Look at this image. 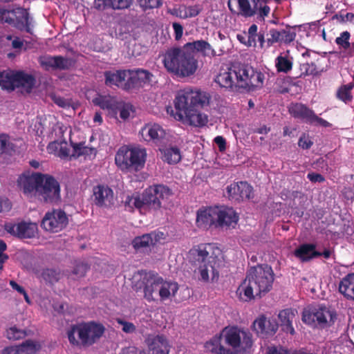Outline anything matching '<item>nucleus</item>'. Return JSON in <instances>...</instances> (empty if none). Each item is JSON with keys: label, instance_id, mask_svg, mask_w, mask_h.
<instances>
[{"label": "nucleus", "instance_id": "nucleus-26", "mask_svg": "<svg viewBox=\"0 0 354 354\" xmlns=\"http://www.w3.org/2000/svg\"><path fill=\"white\" fill-rule=\"evenodd\" d=\"M253 326L257 333L261 334L263 337L274 335L279 328V324L275 319H267L265 316L257 319Z\"/></svg>", "mask_w": 354, "mask_h": 354}, {"label": "nucleus", "instance_id": "nucleus-44", "mask_svg": "<svg viewBox=\"0 0 354 354\" xmlns=\"http://www.w3.org/2000/svg\"><path fill=\"white\" fill-rule=\"evenodd\" d=\"M75 62L71 58L64 57L61 55L56 56L55 70L65 71L73 67Z\"/></svg>", "mask_w": 354, "mask_h": 354}, {"label": "nucleus", "instance_id": "nucleus-59", "mask_svg": "<svg viewBox=\"0 0 354 354\" xmlns=\"http://www.w3.org/2000/svg\"><path fill=\"white\" fill-rule=\"evenodd\" d=\"M152 239V245H154L157 243L160 242V240L165 239V235L162 232H151V233H148Z\"/></svg>", "mask_w": 354, "mask_h": 354}, {"label": "nucleus", "instance_id": "nucleus-36", "mask_svg": "<svg viewBox=\"0 0 354 354\" xmlns=\"http://www.w3.org/2000/svg\"><path fill=\"white\" fill-rule=\"evenodd\" d=\"M93 102L101 109L107 110L109 113L113 115H117V109L119 107V102L115 99L111 97L100 96L95 98Z\"/></svg>", "mask_w": 354, "mask_h": 354}, {"label": "nucleus", "instance_id": "nucleus-10", "mask_svg": "<svg viewBox=\"0 0 354 354\" xmlns=\"http://www.w3.org/2000/svg\"><path fill=\"white\" fill-rule=\"evenodd\" d=\"M269 0H236L239 10V15L244 17H251L257 15V18L263 20L268 15L270 11V7L267 5ZM227 6L229 10L234 12L232 6V0H228Z\"/></svg>", "mask_w": 354, "mask_h": 354}, {"label": "nucleus", "instance_id": "nucleus-6", "mask_svg": "<svg viewBox=\"0 0 354 354\" xmlns=\"http://www.w3.org/2000/svg\"><path fill=\"white\" fill-rule=\"evenodd\" d=\"M104 326L95 321L82 322L73 324L67 330L70 344L74 346H90L103 336Z\"/></svg>", "mask_w": 354, "mask_h": 354}, {"label": "nucleus", "instance_id": "nucleus-46", "mask_svg": "<svg viewBox=\"0 0 354 354\" xmlns=\"http://www.w3.org/2000/svg\"><path fill=\"white\" fill-rule=\"evenodd\" d=\"M141 10L146 12L149 10L158 8L162 6V0H136Z\"/></svg>", "mask_w": 354, "mask_h": 354}, {"label": "nucleus", "instance_id": "nucleus-19", "mask_svg": "<svg viewBox=\"0 0 354 354\" xmlns=\"http://www.w3.org/2000/svg\"><path fill=\"white\" fill-rule=\"evenodd\" d=\"M239 219V214L232 207H216V227L234 228Z\"/></svg>", "mask_w": 354, "mask_h": 354}, {"label": "nucleus", "instance_id": "nucleus-61", "mask_svg": "<svg viewBox=\"0 0 354 354\" xmlns=\"http://www.w3.org/2000/svg\"><path fill=\"white\" fill-rule=\"evenodd\" d=\"M172 26L174 30L175 39L176 40H179L183 36V27L181 24L176 22L173 23Z\"/></svg>", "mask_w": 354, "mask_h": 354}, {"label": "nucleus", "instance_id": "nucleus-28", "mask_svg": "<svg viewBox=\"0 0 354 354\" xmlns=\"http://www.w3.org/2000/svg\"><path fill=\"white\" fill-rule=\"evenodd\" d=\"M187 51L194 53H201L203 56H214L215 50L212 46L205 40H197L193 42L185 44L183 47Z\"/></svg>", "mask_w": 354, "mask_h": 354}, {"label": "nucleus", "instance_id": "nucleus-17", "mask_svg": "<svg viewBox=\"0 0 354 354\" xmlns=\"http://www.w3.org/2000/svg\"><path fill=\"white\" fill-rule=\"evenodd\" d=\"M270 37L266 39V48L272 46L274 43L289 44L296 37V27L286 26L285 28L277 30L271 28L269 30Z\"/></svg>", "mask_w": 354, "mask_h": 354}, {"label": "nucleus", "instance_id": "nucleus-33", "mask_svg": "<svg viewBox=\"0 0 354 354\" xmlns=\"http://www.w3.org/2000/svg\"><path fill=\"white\" fill-rule=\"evenodd\" d=\"M289 112L295 118H299L310 123L315 112L301 103L292 104Z\"/></svg>", "mask_w": 354, "mask_h": 354}, {"label": "nucleus", "instance_id": "nucleus-16", "mask_svg": "<svg viewBox=\"0 0 354 354\" xmlns=\"http://www.w3.org/2000/svg\"><path fill=\"white\" fill-rule=\"evenodd\" d=\"M239 66H234L227 70L221 69L215 78V82L222 88L232 89L239 87L241 75Z\"/></svg>", "mask_w": 354, "mask_h": 354}, {"label": "nucleus", "instance_id": "nucleus-27", "mask_svg": "<svg viewBox=\"0 0 354 354\" xmlns=\"http://www.w3.org/2000/svg\"><path fill=\"white\" fill-rule=\"evenodd\" d=\"M293 254L301 262H308L320 257L319 252L316 250V245L314 243H303L295 250Z\"/></svg>", "mask_w": 354, "mask_h": 354}, {"label": "nucleus", "instance_id": "nucleus-57", "mask_svg": "<svg viewBox=\"0 0 354 354\" xmlns=\"http://www.w3.org/2000/svg\"><path fill=\"white\" fill-rule=\"evenodd\" d=\"M344 197L347 200H354V185L353 186L344 187L342 191Z\"/></svg>", "mask_w": 354, "mask_h": 354}, {"label": "nucleus", "instance_id": "nucleus-5", "mask_svg": "<svg viewBox=\"0 0 354 354\" xmlns=\"http://www.w3.org/2000/svg\"><path fill=\"white\" fill-rule=\"evenodd\" d=\"M163 64L168 72L180 77H189L195 73L198 60L192 52L184 48H171L164 55Z\"/></svg>", "mask_w": 354, "mask_h": 354}, {"label": "nucleus", "instance_id": "nucleus-11", "mask_svg": "<svg viewBox=\"0 0 354 354\" xmlns=\"http://www.w3.org/2000/svg\"><path fill=\"white\" fill-rule=\"evenodd\" d=\"M0 22L7 23L18 30H25L31 33L29 13L25 8H17L12 10L0 8Z\"/></svg>", "mask_w": 354, "mask_h": 354}, {"label": "nucleus", "instance_id": "nucleus-45", "mask_svg": "<svg viewBox=\"0 0 354 354\" xmlns=\"http://www.w3.org/2000/svg\"><path fill=\"white\" fill-rule=\"evenodd\" d=\"M27 333L25 330L20 329L16 326H12L6 330V337L10 340H19L26 337Z\"/></svg>", "mask_w": 354, "mask_h": 354}, {"label": "nucleus", "instance_id": "nucleus-55", "mask_svg": "<svg viewBox=\"0 0 354 354\" xmlns=\"http://www.w3.org/2000/svg\"><path fill=\"white\" fill-rule=\"evenodd\" d=\"M313 145V141L304 134L299 138L298 141V145L304 149H310Z\"/></svg>", "mask_w": 354, "mask_h": 354}, {"label": "nucleus", "instance_id": "nucleus-56", "mask_svg": "<svg viewBox=\"0 0 354 354\" xmlns=\"http://www.w3.org/2000/svg\"><path fill=\"white\" fill-rule=\"evenodd\" d=\"M118 113L123 120L127 119L130 115L129 108L121 102H119V107L117 109V114Z\"/></svg>", "mask_w": 354, "mask_h": 354}, {"label": "nucleus", "instance_id": "nucleus-23", "mask_svg": "<svg viewBox=\"0 0 354 354\" xmlns=\"http://www.w3.org/2000/svg\"><path fill=\"white\" fill-rule=\"evenodd\" d=\"M216 207L199 209L196 212V224L201 229L207 230L211 226L216 227Z\"/></svg>", "mask_w": 354, "mask_h": 354}, {"label": "nucleus", "instance_id": "nucleus-47", "mask_svg": "<svg viewBox=\"0 0 354 354\" xmlns=\"http://www.w3.org/2000/svg\"><path fill=\"white\" fill-rule=\"evenodd\" d=\"M300 76L317 75L318 74L317 66L315 63L305 62L300 64Z\"/></svg>", "mask_w": 354, "mask_h": 354}, {"label": "nucleus", "instance_id": "nucleus-38", "mask_svg": "<svg viewBox=\"0 0 354 354\" xmlns=\"http://www.w3.org/2000/svg\"><path fill=\"white\" fill-rule=\"evenodd\" d=\"M132 245L137 251H143L152 245V239L149 234L136 236L132 241Z\"/></svg>", "mask_w": 354, "mask_h": 354}, {"label": "nucleus", "instance_id": "nucleus-29", "mask_svg": "<svg viewBox=\"0 0 354 354\" xmlns=\"http://www.w3.org/2000/svg\"><path fill=\"white\" fill-rule=\"evenodd\" d=\"M169 345L164 335H156L149 344L147 354H169ZM140 354H146L145 353Z\"/></svg>", "mask_w": 354, "mask_h": 354}, {"label": "nucleus", "instance_id": "nucleus-14", "mask_svg": "<svg viewBox=\"0 0 354 354\" xmlns=\"http://www.w3.org/2000/svg\"><path fill=\"white\" fill-rule=\"evenodd\" d=\"M68 223L66 212L62 209H53L46 213L41 227L46 231L56 233L64 229Z\"/></svg>", "mask_w": 354, "mask_h": 354}, {"label": "nucleus", "instance_id": "nucleus-63", "mask_svg": "<svg viewBox=\"0 0 354 354\" xmlns=\"http://www.w3.org/2000/svg\"><path fill=\"white\" fill-rule=\"evenodd\" d=\"M214 141L218 145L220 151L223 152L226 149V140L223 136H216Z\"/></svg>", "mask_w": 354, "mask_h": 354}, {"label": "nucleus", "instance_id": "nucleus-31", "mask_svg": "<svg viewBox=\"0 0 354 354\" xmlns=\"http://www.w3.org/2000/svg\"><path fill=\"white\" fill-rule=\"evenodd\" d=\"M339 292L351 301H354V272L346 274L339 281Z\"/></svg>", "mask_w": 354, "mask_h": 354}, {"label": "nucleus", "instance_id": "nucleus-42", "mask_svg": "<svg viewBox=\"0 0 354 354\" xmlns=\"http://www.w3.org/2000/svg\"><path fill=\"white\" fill-rule=\"evenodd\" d=\"M41 277L46 283L54 284L60 279L61 272L56 269L46 268L42 270Z\"/></svg>", "mask_w": 354, "mask_h": 354}, {"label": "nucleus", "instance_id": "nucleus-4", "mask_svg": "<svg viewBox=\"0 0 354 354\" xmlns=\"http://www.w3.org/2000/svg\"><path fill=\"white\" fill-rule=\"evenodd\" d=\"M144 297L149 302L157 300L158 296L160 301H165L176 297L179 289L178 283L165 280L158 273L146 272L142 278Z\"/></svg>", "mask_w": 354, "mask_h": 354}, {"label": "nucleus", "instance_id": "nucleus-32", "mask_svg": "<svg viewBox=\"0 0 354 354\" xmlns=\"http://www.w3.org/2000/svg\"><path fill=\"white\" fill-rule=\"evenodd\" d=\"M37 226L32 223L21 222L16 225L10 226L7 230L10 233H16L21 238H32L35 236Z\"/></svg>", "mask_w": 354, "mask_h": 354}, {"label": "nucleus", "instance_id": "nucleus-62", "mask_svg": "<svg viewBox=\"0 0 354 354\" xmlns=\"http://www.w3.org/2000/svg\"><path fill=\"white\" fill-rule=\"evenodd\" d=\"M201 9L198 5L191 6L187 8V17H194L200 14Z\"/></svg>", "mask_w": 354, "mask_h": 354}, {"label": "nucleus", "instance_id": "nucleus-48", "mask_svg": "<svg viewBox=\"0 0 354 354\" xmlns=\"http://www.w3.org/2000/svg\"><path fill=\"white\" fill-rule=\"evenodd\" d=\"M205 346L207 350L216 354H230V353L219 344L218 339L207 342Z\"/></svg>", "mask_w": 354, "mask_h": 354}, {"label": "nucleus", "instance_id": "nucleus-35", "mask_svg": "<svg viewBox=\"0 0 354 354\" xmlns=\"http://www.w3.org/2000/svg\"><path fill=\"white\" fill-rule=\"evenodd\" d=\"M70 143L73 148V154L74 157H80L84 156L85 158L91 157L94 158L97 153L95 148L92 147H88L85 145V142H74L70 139Z\"/></svg>", "mask_w": 354, "mask_h": 354}, {"label": "nucleus", "instance_id": "nucleus-41", "mask_svg": "<svg viewBox=\"0 0 354 354\" xmlns=\"http://www.w3.org/2000/svg\"><path fill=\"white\" fill-rule=\"evenodd\" d=\"M275 67L278 72L287 73L292 70V62L288 57L279 55L275 59Z\"/></svg>", "mask_w": 354, "mask_h": 354}, {"label": "nucleus", "instance_id": "nucleus-25", "mask_svg": "<svg viewBox=\"0 0 354 354\" xmlns=\"http://www.w3.org/2000/svg\"><path fill=\"white\" fill-rule=\"evenodd\" d=\"M142 138L147 142H159L165 135L162 127L156 123L146 124L140 131Z\"/></svg>", "mask_w": 354, "mask_h": 354}, {"label": "nucleus", "instance_id": "nucleus-50", "mask_svg": "<svg viewBox=\"0 0 354 354\" xmlns=\"http://www.w3.org/2000/svg\"><path fill=\"white\" fill-rule=\"evenodd\" d=\"M350 37L351 34L349 32L344 31L340 34L339 37L335 39V43L340 49L343 48L346 50L350 47Z\"/></svg>", "mask_w": 354, "mask_h": 354}, {"label": "nucleus", "instance_id": "nucleus-60", "mask_svg": "<svg viewBox=\"0 0 354 354\" xmlns=\"http://www.w3.org/2000/svg\"><path fill=\"white\" fill-rule=\"evenodd\" d=\"M307 178L312 183H323L325 181V178L322 174L315 172L308 173Z\"/></svg>", "mask_w": 354, "mask_h": 354}, {"label": "nucleus", "instance_id": "nucleus-40", "mask_svg": "<svg viewBox=\"0 0 354 354\" xmlns=\"http://www.w3.org/2000/svg\"><path fill=\"white\" fill-rule=\"evenodd\" d=\"M225 342L232 348H238L241 343V336L240 331L236 328L230 329L225 334Z\"/></svg>", "mask_w": 354, "mask_h": 354}, {"label": "nucleus", "instance_id": "nucleus-13", "mask_svg": "<svg viewBox=\"0 0 354 354\" xmlns=\"http://www.w3.org/2000/svg\"><path fill=\"white\" fill-rule=\"evenodd\" d=\"M239 72L241 75L239 87L254 91L263 86L265 76L261 72L257 71L248 65H239Z\"/></svg>", "mask_w": 354, "mask_h": 354}, {"label": "nucleus", "instance_id": "nucleus-15", "mask_svg": "<svg viewBox=\"0 0 354 354\" xmlns=\"http://www.w3.org/2000/svg\"><path fill=\"white\" fill-rule=\"evenodd\" d=\"M35 84V77L30 74L23 71L15 73L6 71V85H4L5 90L12 91L15 88L22 87L26 93H30Z\"/></svg>", "mask_w": 354, "mask_h": 354}, {"label": "nucleus", "instance_id": "nucleus-58", "mask_svg": "<svg viewBox=\"0 0 354 354\" xmlns=\"http://www.w3.org/2000/svg\"><path fill=\"white\" fill-rule=\"evenodd\" d=\"M242 337H241V343L243 345H244V348H249L252 345V337L250 334L242 331L241 332Z\"/></svg>", "mask_w": 354, "mask_h": 354}, {"label": "nucleus", "instance_id": "nucleus-3", "mask_svg": "<svg viewBox=\"0 0 354 354\" xmlns=\"http://www.w3.org/2000/svg\"><path fill=\"white\" fill-rule=\"evenodd\" d=\"M210 248V244H200L189 252V262L195 268L194 272L198 270L199 279L204 282L209 281L210 275L212 281L218 279L219 276L220 260L216 256L209 255L207 248Z\"/></svg>", "mask_w": 354, "mask_h": 354}, {"label": "nucleus", "instance_id": "nucleus-9", "mask_svg": "<svg viewBox=\"0 0 354 354\" xmlns=\"http://www.w3.org/2000/svg\"><path fill=\"white\" fill-rule=\"evenodd\" d=\"M173 194L172 190L162 184L154 185L147 188L141 197L145 207L157 210L162 203L168 201Z\"/></svg>", "mask_w": 354, "mask_h": 354}, {"label": "nucleus", "instance_id": "nucleus-24", "mask_svg": "<svg viewBox=\"0 0 354 354\" xmlns=\"http://www.w3.org/2000/svg\"><path fill=\"white\" fill-rule=\"evenodd\" d=\"M41 348L39 342L28 339L18 346L6 347L3 354H37Z\"/></svg>", "mask_w": 354, "mask_h": 354}, {"label": "nucleus", "instance_id": "nucleus-51", "mask_svg": "<svg viewBox=\"0 0 354 354\" xmlns=\"http://www.w3.org/2000/svg\"><path fill=\"white\" fill-rule=\"evenodd\" d=\"M258 30V27L256 24H252L250 26L248 29V38L247 41L248 46H253L255 47L257 46V34Z\"/></svg>", "mask_w": 354, "mask_h": 354}, {"label": "nucleus", "instance_id": "nucleus-7", "mask_svg": "<svg viewBox=\"0 0 354 354\" xmlns=\"http://www.w3.org/2000/svg\"><path fill=\"white\" fill-rule=\"evenodd\" d=\"M147 151L144 148L123 146L115 154V162L122 170L140 171L144 168Z\"/></svg>", "mask_w": 354, "mask_h": 354}, {"label": "nucleus", "instance_id": "nucleus-39", "mask_svg": "<svg viewBox=\"0 0 354 354\" xmlns=\"http://www.w3.org/2000/svg\"><path fill=\"white\" fill-rule=\"evenodd\" d=\"M124 206L127 210L133 212L134 208L140 209L144 207L142 197L139 194L128 196L124 201Z\"/></svg>", "mask_w": 354, "mask_h": 354}, {"label": "nucleus", "instance_id": "nucleus-21", "mask_svg": "<svg viewBox=\"0 0 354 354\" xmlns=\"http://www.w3.org/2000/svg\"><path fill=\"white\" fill-rule=\"evenodd\" d=\"M95 205L100 207H109L113 203V192L104 185H98L93 189Z\"/></svg>", "mask_w": 354, "mask_h": 354}, {"label": "nucleus", "instance_id": "nucleus-49", "mask_svg": "<svg viewBox=\"0 0 354 354\" xmlns=\"http://www.w3.org/2000/svg\"><path fill=\"white\" fill-rule=\"evenodd\" d=\"M56 56L45 55L39 58L40 65L46 71L55 70Z\"/></svg>", "mask_w": 354, "mask_h": 354}, {"label": "nucleus", "instance_id": "nucleus-12", "mask_svg": "<svg viewBox=\"0 0 354 354\" xmlns=\"http://www.w3.org/2000/svg\"><path fill=\"white\" fill-rule=\"evenodd\" d=\"M42 183L37 188V197L45 203H53L60 198V187L57 180L52 176L44 174Z\"/></svg>", "mask_w": 354, "mask_h": 354}, {"label": "nucleus", "instance_id": "nucleus-54", "mask_svg": "<svg viewBox=\"0 0 354 354\" xmlns=\"http://www.w3.org/2000/svg\"><path fill=\"white\" fill-rule=\"evenodd\" d=\"M337 97L344 102L345 103H348L351 101L352 95L348 89L346 88L344 86H341L337 93Z\"/></svg>", "mask_w": 354, "mask_h": 354}, {"label": "nucleus", "instance_id": "nucleus-43", "mask_svg": "<svg viewBox=\"0 0 354 354\" xmlns=\"http://www.w3.org/2000/svg\"><path fill=\"white\" fill-rule=\"evenodd\" d=\"M103 2L106 7L114 10H122L129 8L132 3V0H103Z\"/></svg>", "mask_w": 354, "mask_h": 354}, {"label": "nucleus", "instance_id": "nucleus-1", "mask_svg": "<svg viewBox=\"0 0 354 354\" xmlns=\"http://www.w3.org/2000/svg\"><path fill=\"white\" fill-rule=\"evenodd\" d=\"M210 95L201 90L184 89L180 91L174 100L175 112L172 107L167 108L176 120L191 126L201 127L207 123V116L200 109L209 103Z\"/></svg>", "mask_w": 354, "mask_h": 354}, {"label": "nucleus", "instance_id": "nucleus-2", "mask_svg": "<svg viewBox=\"0 0 354 354\" xmlns=\"http://www.w3.org/2000/svg\"><path fill=\"white\" fill-rule=\"evenodd\" d=\"M274 273L268 264H258L250 268L244 281L238 287L236 295L242 301H250L255 297H261L272 288Z\"/></svg>", "mask_w": 354, "mask_h": 354}, {"label": "nucleus", "instance_id": "nucleus-18", "mask_svg": "<svg viewBox=\"0 0 354 354\" xmlns=\"http://www.w3.org/2000/svg\"><path fill=\"white\" fill-rule=\"evenodd\" d=\"M229 198L237 202L253 198V187L246 181H239L227 187Z\"/></svg>", "mask_w": 354, "mask_h": 354}, {"label": "nucleus", "instance_id": "nucleus-37", "mask_svg": "<svg viewBox=\"0 0 354 354\" xmlns=\"http://www.w3.org/2000/svg\"><path fill=\"white\" fill-rule=\"evenodd\" d=\"M163 160L169 164H176L181 160L180 151L177 147H171L161 150Z\"/></svg>", "mask_w": 354, "mask_h": 354}, {"label": "nucleus", "instance_id": "nucleus-64", "mask_svg": "<svg viewBox=\"0 0 354 354\" xmlns=\"http://www.w3.org/2000/svg\"><path fill=\"white\" fill-rule=\"evenodd\" d=\"M288 350L282 348H277L275 346L269 347L267 354H291Z\"/></svg>", "mask_w": 354, "mask_h": 354}, {"label": "nucleus", "instance_id": "nucleus-34", "mask_svg": "<svg viewBox=\"0 0 354 354\" xmlns=\"http://www.w3.org/2000/svg\"><path fill=\"white\" fill-rule=\"evenodd\" d=\"M296 310L292 308H286L279 312L278 317L281 322L283 330L294 335L295 331L292 326L293 319L295 317Z\"/></svg>", "mask_w": 354, "mask_h": 354}, {"label": "nucleus", "instance_id": "nucleus-53", "mask_svg": "<svg viewBox=\"0 0 354 354\" xmlns=\"http://www.w3.org/2000/svg\"><path fill=\"white\" fill-rule=\"evenodd\" d=\"M116 322L118 324L122 326V330L124 333H133L136 332V327L133 323L127 322L120 318H117Z\"/></svg>", "mask_w": 354, "mask_h": 354}, {"label": "nucleus", "instance_id": "nucleus-52", "mask_svg": "<svg viewBox=\"0 0 354 354\" xmlns=\"http://www.w3.org/2000/svg\"><path fill=\"white\" fill-rule=\"evenodd\" d=\"M89 269V266L88 265V263H84V262H80V263H77L73 270V273L77 276L78 277H84L86 272Z\"/></svg>", "mask_w": 354, "mask_h": 354}, {"label": "nucleus", "instance_id": "nucleus-20", "mask_svg": "<svg viewBox=\"0 0 354 354\" xmlns=\"http://www.w3.org/2000/svg\"><path fill=\"white\" fill-rule=\"evenodd\" d=\"M44 177L41 173L32 174L31 176L22 175L19 177L17 183L25 195L37 196V188L42 183Z\"/></svg>", "mask_w": 354, "mask_h": 354}, {"label": "nucleus", "instance_id": "nucleus-22", "mask_svg": "<svg viewBox=\"0 0 354 354\" xmlns=\"http://www.w3.org/2000/svg\"><path fill=\"white\" fill-rule=\"evenodd\" d=\"M130 73L128 74L125 82L123 83V88L124 90H130L138 86L141 82H149L152 74L144 69H137L136 71L127 70Z\"/></svg>", "mask_w": 354, "mask_h": 354}, {"label": "nucleus", "instance_id": "nucleus-8", "mask_svg": "<svg viewBox=\"0 0 354 354\" xmlns=\"http://www.w3.org/2000/svg\"><path fill=\"white\" fill-rule=\"evenodd\" d=\"M335 319V313L323 305L309 306L302 313V321L314 328H326L333 324Z\"/></svg>", "mask_w": 354, "mask_h": 354}, {"label": "nucleus", "instance_id": "nucleus-30", "mask_svg": "<svg viewBox=\"0 0 354 354\" xmlns=\"http://www.w3.org/2000/svg\"><path fill=\"white\" fill-rule=\"evenodd\" d=\"M129 73V71L126 70L106 71L104 73L105 84L108 86H120L123 85Z\"/></svg>", "mask_w": 354, "mask_h": 354}]
</instances>
